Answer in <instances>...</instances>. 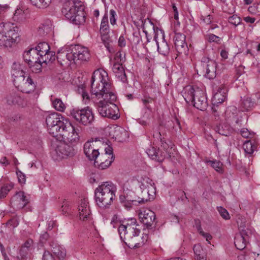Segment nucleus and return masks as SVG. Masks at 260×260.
<instances>
[{"instance_id": "obj_1", "label": "nucleus", "mask_w": 260, "mask_h": 260, "mask_svg": "<svg viewBox=\"0 0 260 260\" xmlns=\"http://www.w3.org/2000/svg\"><path fill=\"white\" fill-rule=\"evenodd\" d=\"M137 220L131 218L126 224H120L118 232L121 240L130 248H138L144 243V237H139L140 230L137 228Z\"/></svg>"}, {"instance_id": "obj_2", "label": "nucleus", "mask_w": 260, "mask_h": 260, "mask_svg": "<svg viewBox=\"0 0 260 260\" xmlns=\"http://www.w3.org/2000/svg\"><path fill=\"white\" fill-rule=\"evenodd\" d=\"M116 191V187L112 182H103L94 190L96 204L100 208L108 207L115 198Z\"/></svg>"}, {"instance_id": "obj_3", "label": "nucleus", "mask_w": 260, "mask_h": 260, "mask_svg": "<svg viewBox=\"0 0 260 260\" xmlns=\"http://www.w3.org/2000/svg\"><path fill=\"white\" fill-rule=\"evenodd\" d=\"M61 12L67 19L76 25H81L85 22L83 7L74 0L66 1L63 4Z\"/></svg>"}, {"instance_id": "obj_4", "label": "nucleus", "mask_w": 260, "mask_h": 260, "mask_svg": "<svg viewBox=\"0 0 260 260\" xmlns=\"http://www.w3.org/2000/svg\"><path fill=\"white\" fill-rule=\"evenodd\" d=\"M46 123L49 133L53 137L59 136L62 131L65 128L72 131L71 123L57 113H53L47 115Z\"/></svg>"}, {"instance_id": "obj_5", "label": "nucleus", "mask_w": 260, "mask_h": 260, "mask_svg": "<svg viewBox=\"0 0 260 260\" xmlns=\"http://www.w3.org/2000/svg\"><path fill=\"white\" fill-rule=\"evenodd\" d=\"M46 123L49 133L53 137L59 136L62 131L65 128L72 131L71 123L57 113H53L47 115Z\"/></svg>"}, {"instance_id": "obj_6", "label": "nucleus", "mask_w": 260, "mask_h": 260, "mask_svg": "<svg viewBox=\"0 0 260 260\" xmlns=\"http://www.w3.org/2000/svg\"><path fill=\"white\" fill-rule=\"evenodd\" d=\"M46 123L49 133L53 137L59 136L62 131L65 128L72 131L71 123L57 113H53L47 115Z\"/></svg>"}, {"instance_id": "obj_7", "label": "nucleus", "mask_w": 260, "mask_h": 260, "mask_svg": "<svg viewBox=\"0 0 260 260\" xmlns=\"http://www.w3.org/2000/svg\"><path fill=\"white\" fill-rule=\"evenodd\" d=\"M91 93L98 99L104 100V95L114 94L111 90V85L107 82L104 75L99 71H95L91 79Z\"/></svg>"}, {"instance_id": "obj_8", "label": "nucleus", "mask_w": 260, "mask_h": 260, "mask_svg": "<svg viewBox=\"0 0 260 260\" xmlns=\"http://www.w3.org/2000/svg\"><path fill=\"white\" fill-rule=\"evenodd\" d=\"M183 96L187 103H191L194 107L204 111L208 106L207 98L204 91L199 88L194 89L191 86H187L184 89Z\"/></svg>"}, {"instance_id": "obj_9", "label": "nucleus", "mask_w": 260, "mask_h": 260, "mask_svg": "<svg viewBox=\"0 0 260 260\" xmlns=\"http://www.w3.org/2000/svg\"><path fill=\"white\" fill-rule=\"evenodd\" d=\"M104 100L95 102L99 114L103 117H106L113 119H117L118 116V107L114 104L116 100L115 94L111 95H104Z\"/></svg>"}, {"instance_id": "obj_10", "label": "nucleus", "mask_w": 260, "mask_h": 260, "mask_svg": "<svg viewBox=\"0 0 260 260\" xmlns=\"http://www.w3.org/2000/svg\"><path fill=\"white\" fill-rule=\"evenodd\" d=\"M36 50L34 47L29 48L24 52L22 57L25 62L33 72L39 73L41 71L43 66L39 63L40 55Z\"/></svg>"}, {"instance_id": "obj_11", "label": "nucleus", "mask_w": 260, "mask_h": 260, "mask_svg": "<svg viewBox=\"0 0 260 260\" xmlns=\"http://www.w3.org/2000/svg\"><path fill=\"white\" fill-rule=\"evenodd\" d=\"M71 115L84 125L91 124L94 120L92 111L88 107L82 109H74L71 112Z\"/></svg>"}, {"instance_id": "obj_12", "label": "nucleus", "mask_w": 260, "mask_h": 260, "mask_svg": "<svg viewBox=\"0 0 260 260\" xmlns=\"http://www.w3.org/2000/svg\"><path fill=\"white\" fill-rule=\"evenodd\" d=\"M130 183L132 186H138L139 189H148L146 193H150L151 198H154L156 188L154 183L146 176L138 175L136 179L133 180Z\"/></svg>"}, {"instance_id": "obj_13", "label": "nucleus", "mask_w": 260, "mask_h": 260, "mask_svg": "<svg viewBox=\"0 0 260 260\" xmlns=\"http://www.w3.org/2000/svg\"><path fill=\"white\" fill-rule=\"evenodd\" d=\"M216 68L217 64L215 60L206 56L202 57L200 70L206 78L209 79L215 78L216 76Z\"/></svg>"}, {"instance_id": "obj_14", "label": "nucleus", "mask_w": 260, "mask_h": 260, "mask_svg": "<svg viewBox=\"0 0 260 260\" xmlns=\"http://www.w3.org/2000/svg\"><path fill=\"white\" fill-rule=\"evenodd\" d=\"M252 236V231L247 227H244L240 230V233L237 234L235 238L234 244L236 247L240 250L244 249L246 245L249 242Z\"/></svg>"}, {"instance_id": "obj_15", "label": "nucleus", "mask_w": 260, "mask_h": 260, "mask_svg": "<svg viewBox=\"0 0 260 260\" xmlns=\"http://www.w3.org/2000/svg\"><path fill=\"white\" fill-rule=\"evenodd\" d=\"M76 152L74 147H52L50 153L54 160H59L67 156H73Z\"/></svg>"}, {"instance_id": "obj_16", "label": "nucleus", "mask_w": 260, "mask_h": 260, "mask_svg": "<svg viewBox=\"0 0 260 260\" xmlns=\"http://www.w3.org/2000/svg\"><path fill=\"white\" fill-rule=\"evenodd\" d=\"M14 83V85L22 92L30 93L33 91L36 87V84L31 78L28 76L27 77L24 76L22 78Z\"/></svg>"}, {"instance_id": "obj_17", "label": "nucleus", "mask_w": 260, "mask_h": 260, "mask_svg": "<svg viewBox=\"0 0 260 260\" xmlns=\"http://www.w3.org/2000/svg\"><path fill=\"white\" fill-rule=\"evenodd\" d=\"M186 36L180 32H176L174 37L175 49L179 54H186L188 47L185 42Z\"/></svg>"}, {"instance_id": "obj_18", "label": "nucleus", "mask_w": 260, "mask_h": 260, "mask_svg": "<svg viewBox=\"0 0 260 260\" xmlns=\"http://www.w3.org/2000/svg\"><path fill=\"white\" fill-rule=\"evenodd\" d=\"M29 201V196L24 194L23 191L17 192L11 199V203L18 209L25 207Z\"/></svg>"}, {"instance_id": "obj_19", "label": "nucleus", "mask_w": 260, "mask_h": 260, "mask_svg": "<svg viewBox=\"0 0 260 260\" xmlns=\"http://www.w3.org/2000/svg\"><path fill=\"white\" fill-rule=\"evenodd\" d=\"M71 127L72 128V131H69L67 128L62 131V133H60L59 136H61L64 140H67L69 143L74 146L78 144L79 137L78 133L75 131V127L72 124Z\"/></svg>"}, {"instance_id": "obj_20", "label": "nucleus", "mask_w": 260, "mask_h": 260, "mask_svg": "<svg viewBox=\"0 0 260 260\" xmlns=\"http://www.w3.org/2000/svg\"><path fill=\"white\" fill-rule=\"evenodd\" d=\"M113 145V144L107 137L99 136L89 138L86 142L84 146H100L102 145L111 146Z\"/></svg>"}, {"instance_id": "obj_21", "label": "nucleus", "mask_w": 260, "mask_h": 260, "mask_svg": "<svg viewBox=\"0 0 260 260\" xmlns=\"http://www.w3.org/2000/svg\"><path fill=\"white\" fill-rule=\"evenodd\" d=\"M139 217L140 221L147 228L151 227L155 219V213L150 210H141L139 214Z\"/></svg>"}, {"instance_id": "obj_22", "label": "nucleus", "mask_w": 260, "mask_h": 260, "mask_svg": "<svg viewBox=\"0 0 260 260\" xmlns=\"http://www.w3.org/2000/svg\"><path fill=\"white\" fill-rule=\"evenodd\" d=\"M12 26V23L0 20V45L6 47V42L8 41L7 36L9 34V26Z\"/></svg>"}, {"instance_id": "obj_23", "label": "nucleus", "mask_w": 260, "mask_h": 260, "mask_svg": "<svg viewBox=\"0 0 260 260\" xmlns=\"http://www.w3.org/2000/svg\"><path fill=\"white\" fill-rule=\"evenodd\" d=\"M74 53L76 55L77 60L87 61L90 58L88 48L79 45L74 46Z\"/></svg>"}, {"instance_id": "obj_24", "label": "nucleus", "mask_w": 260, "mask_h": 260, "mask_svg": "<svg viewBox=\"0 0 260 260\" xmlns=\"http://www.w3.org/2000/svg\"><path fill=\"white\" fill-rule=\"evenodd\" d=\"M24 66L18 62H15L13 63L12 66L11 74L13 78V83L19 80V78L24 76Z\"/></svg>"}, {"instance_id": "obj_25", "label": "nucleus", "mask_w": 260, "mask_h": 260, "mask_svg": "<svg viewBox=\"0 0 260 260\" xmlns=\"http://www.w3.org/2000/svg\"><path fill=\"white\" fill-rule=\"evenodd\" d=\"M146 152L149 157L157 161H162L165 157V152L159 147H148Z\"/></svg>"}, {"instance_id": "obj_26", "label": "nucleus", "mask_w": 260, "mask_h": 260, "mask_svg": "<svg viewBox=\"0 0 260 260\" xmlns=\"http://www.w3.org/2000/svg\"><path fill=\"white\" fill-rule=\"evenodd\" d=\"M226 92L227 89L223 85L218 87L217 92L212 100L213 104L217 106L219 104L223 103L226 98Z\"/></svg>"}, {"instance_id": "obj_27", "label": "nucleus", "mask_w": 260, "mask_h": 260, "mask_svg": "<svg viewBox=\"0 0 260 260\" xmlns=\"http://www.w3.org/2000/svg\"><path fill=\"white\" fill-rule=\"evenodd\" d=\"M10 29H8L9 34L7 36L8 41L6 42V47H11L13 44L16 42L17 39L19 38V28L12 23V26H9Z\"/></svg>"}, {"instance_id": "obj_28", "label": "nucleus", "mask_w": 260, "mask_h": 260, "mask_svg": "<svg viewBox=\"0 0 260 260\" xmlns=\"http://www.w3.org/2000/svg\"><path fill=\"white\" fill-rule=\"evenodd\" d=\"M112 71L117 79L123 83L127 82V77L121 62H115L113 65Z\"/></svg>"}, {"instance_id": "obj_29", "label": "nucleus", "mask_w": 260, "mask_h": 260, "mask_svg": "<svg viewBox=\"0 0 260 260\" xmlns=\"http://www.w3.org/2000/svg\"><path fill=\"white\" fill-rule=\"evenodd\" d=\"M105 160L102 162L99 165V168L102 170L108 168L114 161L115 156L113 154L112 147H106L105 153Z\"/></svg>"}, {"instance_id": "obj_30", "label": "nucleus", "mask_w": 260, "mask_h": 260, "mask_svg": "<svg viewBox=\"0 0 260 260\" xmlns=\"http://www.w3.org/2000/svg\"><path fill=\"white\" fill-rule=\"evenodd\" d=\"M78 208L80 220L85 221L90 218V210L88 204L85 200L81 201Z\"/></svg>"}, {"instance_id": "obj_31", "label": "nucleus", "mask_w": 260, "mask_h": 260, "mask_svg": "<svg viewBox=\"0 0 260 260\" xmlns=\"http://www.w3.org/2000/svg\"><path fill=\"white\" fill-rule=\"evenodd\" d=\"M51 251L60 260H63L66 256V250L62 246L57 243L52 242L50 244Z\"/></svg>"}, {"instance_id": "obj_32", "label": "nucleus", "mask_w": 260, "mask_h": 260, "mask_svg": "<svg viewBox=\"0 0 260 260\" xmlns=\"http://www.w3.org/2000/svg\"><path fill=\"white\" fill-rule=\"evenodd\" d=\"M131 189L124 190L126 193V198H127V202L129 204L132 205L133 203H138L140 204L139 196L136 195V193L134 189H137V187L135 186H132L130 183L129 186Z\"/></svg>"}, {"instance_id": "obj_33", "label": "nucleus", "mask_w": 260, "mask_h": 260, "mask_svg": "<svg viewBox=\"0 0 260 260\" xmlns=\"http://www.w3.org/2000/svg\"><path fill=\"white\" fill-rule=\"evenodd\" d=\"M56 56L54 52L48 51L46 54H43L42 56H40L39 63L43 66V64L47 65L49 63H52L55 60Z\"/></svg>"}, {"instance_id": "obj_34", "label": "nucleus", "mask_w": 260, "mask_h": 260, "mask_svg": "<svg viewBox=\"0 0 260 260\" xmlns=\"http://www.w3.org/2000/svg\"><path fill=\"white\" fill-rule=\"evenodd\" d=\"M6 99L9 105H19L22 101L21 98L19 95L18 93L15 91L8 94Z\"/></svg>"}, {"instance_id": "obj_35", "label": "nucleus", "mask_w": 260, "mask_h": 260, "mask_svg": "<svg viewBox=\"0 0 260 260\" xmlns=\"http://www.w3.org/2000/svg\"><path fill=\"white\" fill-rule=\"evenodd\" d=\"M215 131L221 135L228 136L231 134V127L225 123L220 124L215 127Z\"/></svg>"}, {"instance_id": "obj_36", "label": "nucleus", "mask_w": 260, "mask_h": 260, "mask_svg": "<svg viewBox=\"0 0 260 260\" xmlns=\"http://www.w3.org/2000/svg\"><path fill=\"white\" fill-rule=\"evenodd\" d=\"M84 151L86 157L90 160L95 161L96 158L100 154L99 150L94 149L93 147H84Z\"/></svg>"}, {"instance_id": "obj_37", "label": "nucleus", "mask_w": 260, "mask_h": 260, "mask_svg": "<svg viewBox=\"0 0 260 260\" xmlns=\"http://www.w3.org/2000/svg\"><path fill=\"white\" fill-rule=\"evenodd\" d=\"M84 151L86 157L90 160L95 161L96 158L100 154L99 150L94 149L93 147H84Z\"/></svg>"}, {"instance_id": "obj_38", "label": "nucleus", "mask_w": 260, "mask_h": 260, "mask_svg": "<svg viewBox=\"0 0 260 260\" xmlns=\"http://www.w3.org/2000/svg\"><path fill=\"white\" fill-rule=\"evenodd\" d=\"M115 140L122 142L128 138V134L123 128L117 127L115 129Z\"/></svg>"}, {"instance_id": "obj_39", "label": "nucleus", "mask_w": 260, "mask_h": 260, "mask_svg": "<svg viewBox=\"0 0 260 260\" xmlns=\"http://www.w3.org/2000/svg\"><path fill=\"white\" fill-rule=\"evenodd\" d=\"M193 251L196 260H207L206 253L200 245H195Z\"/></svg>"}, {"instance_id": "obj_40", "label": "nucleus", "mask_w": 260, "mask_h": 260, "mask_svg": "<svg viewBox=\"0 0 260 260\" xmlns=\"http://www.w3.org/2000/svg\"><path fill=\"white\" fill-rule=\"evenodd\" d=\"M204 161L214 169L218 173H222L223 172L222 164L220 161L216 160H210L206 158L204 159Z\"/></svg>"}, {"instance_id": "obj_41", "label": "nucleus", "mask_w": 260, "mask_h": 260, "mask_svg": "<svg viewBox=\"0 0 260 260\" xmlns=\"http://www.w3.org/2000/svg\"><path fill=\"white\" fill-rule=\"evenodd\" d=\"M153 100L154 99L150 97L147 93L145 91L143 93L141 102H142L144 108L146 110H147L150 112L152 111V108L150 104L152 103Z\"/></svg>"}, {"instance_id": "obj_42", "label": "nucleus", "mask_w": 260, "mask_h": 260, "mask_svg": "<svg viewBox=\"0 0 260 260\" xmlns=\"http://www.w3.org/2000/svg\"><path fill=\"white\" fill-rule=\"evenodd\" d=\"M40 56H42L43 54H46L50 50V47L46 42H41L37 46L34 47Z\"/></svg>"}, {"instance_id": "obj_43", "label": "nucleus", "mask_w": 260, "mask_h": 260, "mask_svg": "<svg viewBox=\"0 0 260 260\" xmlns=\"http://www.w3.org/2000/svg\"><path fill=\"white\" fill-rule=\"evenodd\" d=\"M157 51L164 56L168 55L170 51V48L167 42L164 40L159 44L157 42Z\"/></svg>"}, {"instance_id": "obj_44", "label": "nucleus", "mask_w": 260, "mask_h": 260, "mask_svg": "<svg viewBox=\"0 0 260 260\" xmlns=\"http://www.w3.org/2000/svg\"><path fill=\"white\" fill-rule=\"evenodd\" d=\"M100 31V33L103 34L109 32V26L108 24V17L107 14H105L102 18Z\"/></svg>"}, {"instance_id": "obj_45", "label": "nucleus", "mask_w": 260, "mask_h": 260, "mask_svg": "<svg viewBox=\"0 0 260 260\" xmlns=\"http://www.w3.org/2000/svg\"><path fill=\"white\" fill-rule=\"evenodd\" d=\"M31 3L40 9H44L48 7L51 3V0H30Z\"/></svg>"}, {"instance_id": "obj_46", "label": "nucleus", "mask_w": 260, "mask_h": 260, "mask_svg": "<svg viewBox=\"0 0 260 260\" xmlns=\"http://www.w3.org/2000/svg\"><path fill=\"white\" fill-rule=\"evenodd\" d=\"M53 107L57 111L63 112L66 109V106L59 99H55L52 101Z\"/></svg>"}, {"instance_id": "obj_47", "label": "nucleus", "mask_w": 260, "mask_h": 260, "mask_svg": "<svg viewBox=\"0 0 260 260\" xmlns=\"http://www.w3.org/2000/svg\"><path fill=\"white\" fill-rule=\"evenodd\" d=\"M51 31V27L49 24H42L38 28V33L40 36H44L49 33Z\"/></svg>"}, {"instance_id": "obj_48", "label": "nucleus", "mask_w": 260, "mask_h": 260, "mask_svg": "<svg viewBox=\"0 0 260 260\" xmlns=\"http://www.w3.org/2000/svg\"><path fill=\"white\" fill-rule=\"evenodd\" d=\"M141 192V196H139V200L141 203H144L148 201L153 200L154 198H151V196L150 193H146L148 189H140Z\"/></svg>"}, {"instance_id": "obj_49", "label": "nucleus", "mask_w": 260, "mask_h": 260, "mask_svg": "<svg viewBox=\"0 0 260 260\" xmlns=\"http://www.w3.org/2000/svg\"><path fill=\"white\" fill-rule=\"evenodd\" d=\"M13 185L12 184H7L4 185L0 190V198L3 199L6 197L8 193L13 188Z\"/></svg>"}, {"instance_id": "obj_50", "label": "nucleus", "mask_w": 260, "mask_h": 260, "mask_svg": "<svg viewBox=\"0 0 260 260\" xmlns=\"http://www.w3.org/2000/svg\"><path fill=\"white\" fill-rule=\"evenodd\" d=\"M67 55V50L61 49L57 52L56 58L59 62L62 64V61L66 62V58Z\"/></svg>"}, {"instance_id": "obj_51", "label": "nucleus", "mask_w": 260, "mask_h": 260, "mask_svg": "<svg viewBox=\"0 0 260 260\" xmlns=\"http://www.w3.org/2000/svg\"><path fill=\"white\" fill-rule=\"evenodd\" d=\"M70 50L71 52H69V50H67V55L66 63H68L69 62H71L72 61L76 62L77 61L76 55H75V54L74 53V46L72 47Z\"/></svg>"}, {"instance_id": "obj_52", "label": "nucleus", "mask_w": 260, "mask_h": 260, "mask_svg": "<svg viewBox=\"0 0 260 260\" xmlns=\"http://www.w3.org/2000/svg\"><path fill=\"white\" fill-rule=\"evenodd\" d=\"M253 105L254 103L250 98H246L242 102L243 108L246 110H248L249 108L253 107Z\"/></svg>"}, {"instance_id": "obj_53", "label": "nucleus", "mask_w": 260, "mask_h": 260, "mask_svg": "<svg viewBox=\"0 0 260 260\" xmlns=\"http://www.w3.org/2000/svg\"><path fill=\"white\" fill-rule=\"evenodd\" d=\"M24 18V13L22 10H17L14 14V19L15 20L20 22Z\"/></svg>"}, {"instance_id": "obj_54", "label": "nucleus", "mask_w": 260, "mask_h": 260, "mask_svg": "<svg viewBox=\"0 0 260 260\" xmlns=\"http://www.w3.org/2000/svg\"><path fill=\"white\" fill-rule=\"evenodd\" d=\"M217 210L220 216L224 219H229L230 217L228 211L222 207H217Z\"/></svg>"}, {"instance_id": "obj_55", "label": "nucleus", "mask_w": 260, "mask_h": 260, "mask_svg": "<svg viewBox=\"0 0 260 260\" xmlns=\"http://www.w3.org/2000/svg\"><path fill=\"white\" fill-rule=\"evenodd\" d=\"M198 230L201 235L204 237L206 241L208 242L209 244H210V240L212 239V236L208 233H205L202 229L201 225H199L198 228Z\"/></svg>"}, {"instance_id": "obj_56", "label": "nucleus", "mask_w": 260, "mask_h": 260, "mask_svg": "<svg viewBox=\"0 0 260 260\" xmlns=\"http://www.w3.org/2000/svg\"><path fill=\"white\" fill-rule=\"evenodd\" d=\"M198 230L201 235L204 237L206 241L208 242L209 244H210V240L212 239V236L208 233H205L202 229L201 225H199L198 228Z\"/></svg>"}, {"instance_id": "obj_57", "label": "nucleus", "mask_w": 260, "mask_h": 260, "mask_svg": "<svg viewBox=\"0 0 260 260\" xmlns=\"http://www.w3.org/2000/svg\"><path fill=\"white\" fill-rule=\"evenodd\" d=\"M229 22L236 26L240 23V18L237 15H234L229 18Z\"/></svg>"}, {"instance_id": "obj_58", "label": "nucleus", "mask_w": 260, "mask_h": 260, "mask_svg": "<svg viewBox=\"0 0 260 260\" xmlns=\"http://www.w3.org/2000/svg\"><path fill=\"white\" fill-rule=\"evenodd\" d=\"M18 181L21 184H24L26 181V176L25 174L19 170L16 171Z\"/></svg>"}, {"instance_id": "obj_59", "label": "nucleus", "mask_w": 260, "mask_h": 260, "mask_svg": "<svg viewBox=\"0 0 260 260\" xmlns=\"http://www.w3.org/2000/svg\"><path fill=\"white\" fill-rule=\"evenodd\" d=\"M110 21L112 25H115L116 23V13L115 10L111 9L110 11Z\"/></svg>"}, {"instance_id": "obj_60", "label": "nucleus", "mask_w": 260, "mask_h": 260, "mask_svg": "<svg viewBox=\"0 0 260 260\" xmlns=\"http://www.w3.org/2000/svg\"><path fill=\"white\" fill-rule=\"evenodd\" d=\"M111 224L113 225V228H116L121 224L120 222V220L117 215H114L111 219Z\"/></svg>"}, {"instance_id": "obj_61", "label": "nucleus", "mask_w": 260, "mask_h": 260, "mask_svg": "<svg viewBox=\"0 0 260 260\" xmlns=\"http://www.w3.org/2000/svg\"><path fill=\"white\" fill-rule=\"evenodd\" d=\"M120 201L121 203H123L124 206L126 208H131V205L129 204L127 202V198H126V193L124 191L123 195H120L119 197Z\"/></svg>"}, {"instance_id": "obj_62", "label": "nucleus", "mask_w": 260, "mask_h": 260, "mask_svg": "<svg viewBox=\"0 0 260 260\" xmlns=\"http://www.w3.org/2000/svg\"><path fill=\"white\" fill-rule=\"evenodd\" d=\"M7 225L9 228H14L18 225V222L16 219H11L7 222Z\"/></svg>"}, {"instance_id": "obj_63", "label": "nucleus", "mask_w": 260, "mask_h": 260, "mask_svg": "<svg viewBox=\"0 0 260 260\" xmlns=\"http://www.w3.org/2000/svg\"><path fill=\"white\" fill-rule=\"evenodd\" d=\"M208 40L210 42H217L219 41V37L214 34H209L208 36Z\"/></svg>"}, {"instance_id": "obj_64", "label": "nucleus", "mask_w": 260, "mask_h": 260, "mask_svg": "<svg viewBox=\"0 0 260 260\" xmlns=\"http://www.w3.org/2000/svg\"><path fill=\"white\" fill-rule=\"evenodd\" d=\"M42 259L43 260H53V257L48 251H45L44 252Z\"/></svg>"}]
</instances>
